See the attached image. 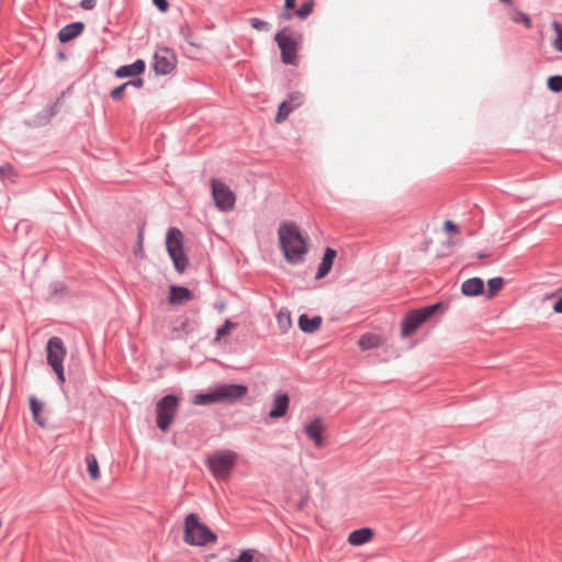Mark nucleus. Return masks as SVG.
Returning a JSON list of instances; mask_svg holds the SVG:
<instances>
[{
  "mask_svg": "<svg viewBox=\"0 0 562 562\" xmlns=\"http://www.w3.org/2000/svg\"><path fill=\"white\" fill-rule=\"evenodd\" d=\"M280 248L290 265H301L308 247L299 226L293 222H284L278 229Z\"/></svg>",
  "mask_w": 562,
  "mask_h": 562,
  "instance_id": "obj_1",
  "label": "nucleus"
},
{
  "mask_svg": "<svg viewBox=\"0 0 562 562\" xmlns=\"http://www.w3.org/2000/svg\"><path fill=\"white\" fill-rule=\"evenodd\" d=\"M183 540L190 546L203 547L216 542L217 537L196 514L192 513L184 519Z\"/></svg>",
  "mask_w": 562,
  "mask_h": 562,
  "instance_id": "obj_2",
  "label": "nucleus"
},
{
  "mask_svg": "<svg viewBox=\"0 0 562 562\" xmlns=\"http://www.w3.org/2000/svg\"><path fill=\"white\" fill-rule=\"evenodd\" d=\"M237 453L232 450H220L210 454L205 464L216 480L227 481L237 462Z\"/></svg>",
  "mask_w": 562,
  "mask_h": 562,
  "instance_id": "obj_3",
  "label": "nucleus"
},
{
  "mask_svg": "<svg viewBox=\"0 0 562 562\" xmlns=\"http://www.w3.org/2000/svg\"><path fill=\"white\" fill-rule=\"evenodd\" d=\"M184 236L179 228L171 227L167 232L166 248L172 259L175 269L183 273L188 267L189 260L183 248Z\"/></svg>",
  "mask_w": 562,
  "mask_h": 562,
  "instance_id": "obj_4",
  "label": "nucleus"
},
{
  "mask_svg": "<svg viewBox=\"0 0 562 562\" xmlns=\"http://www.w3.org/2000/svg\"><path fill=\"white\" fill-rule=\"evenodd\" d=\"M66 353V347L59 337H53L48 340L46 346V360L61 384L65 382L64 359Z\"/></svg>",
  "mask_w": 562,
  "mask_h": 562,
  "instance_id": "obj_5",
  "label": "nucleus"
},
{
  "mask_svg": "<svg viewBox=\"0 0 562 562\" xmlns=\"http://www.w3.org/2000/svg\"><path fill=\"white\" fill-rule=\"evenodd\" d=\"M440 306L441 304L437 303L407 313L402 323V336H411L419 326H422L427 319H429L440 308Z\"/></svg>",
  "mask_w": 562,
  "mask_h": 562,
  "instance_id": "obj_6",
  "label": "nucleus"
},
{
  "mask_svg": "<svg viewBox=\"0 0 562 562\" xmlns=\"http://www.w3.org/2000/svg\"><path fill=\"white\" fill-rule=\"evenodd\" d=\"M212 198L217 210L222 212L232 211L235 207L236 195L229 187L217 178L210 181Z\"/></svg>",
  "mask_w": 562,
  "mask_h": 562,
  "instance_id": "obj_7",
  "label": "nucleus"
},
{
  "mask_svg": "<svg viewBox=\"0 0 562 562\" xmlns=\"http://www.w3.org/2000/svg\"><path fill=\"white\" fill-rule=\"evenodd\" d=\"M281 52V59L286 65H295L297 61L299 40L289 29H283L274 36Z\"/></svg>",
  "mask_w": 562,
  "mask_h": 562,
  "instance_id": "obj_8",
  "label": "nucleus"
},
{
  "mask_svg": "<svg viewBox=\"0 0 562 562\" xmlns=\"http://www.w3.org/2000/svg\"><path fill=\"white\" fill-rule=\"evenodd\" d=\"M179 407V401L175 395L164 396L156 405L157 426L161 431H167L173 422Z\"/></svg>",
  "mask_w": 562,
  "mask_h": 562,
  "instance_id": "obj_9",
  "label": "nucleus"
},
{
  "mask_svg": "<svg viewBox=\"0 0 562 562\" xmlns=\"http://www.w3.org/2000/svg\"><path fill=\"white\" fill-rule=\"evenodd\" d=\"M176 55L168 48H159L154 56V70L157 75L170 74L176 67Z\"/></svg>",
  "mask_w": 562,
  "mask_h": 562,
  "instance_id": "obj_10",
  "label": "nucleus"
},
{
  "mask_svg": "<svg viewBox=\"0 0 562 562\" xmlns=\"http://www.w3.org/2000/svg\"><path fill=\"white\" fill-rule=\"evenodd\" d=\"M217 391L221 403H232L243 398L247 394L248 387L241 384H223L217 386Z\"/></svg>",
  "mask_w": 562,
  "mask_h": 562,
  "instance_id": "obj_11",
  "label": "nucleus"
},
{
  "mask_svg": "<svg viewBox=\"0 0 562 562\" xmlns=\"http://www.w3.org/2000/svg\"><path fill=\"white\" fill-rule=\"evenodd\" d=\"M325 426L319 418L313 419L304 428L305 435L314 442L317 448H322L325 445L324 434Z\"/></svg>",
  "mask_w": 562,
  "mask_h": 562,
  "instance_id": "obj_12",
  "label": "nucleus"
},
{
  "mask_svg": "<svg viewBox=\"0 0 562 562\" xmlns=\"http://www.w3.org/2000/svg\"><path fill=\"white\" fill-rule=\"evenodd\" d=\"M192 299V293L184 286L171 285L169 288L168 302L171 305H180Z\"/></svg>",
  "mask_w": 562,
  "mask_h": 562,
  "instance_id": "obj_13",
  "label": "nucleus"
},
{
  "mask_svg": "<svg viewBox=\"0 0 562 562\" xmlns=\"http://www.w3.org/2000/svg\"><path fill=\"white\" fill-rule=\"evenodd\" d=\"M146 65L143 59H137L131 65L121 66L115 70L117 78L135 77L145 71Z\"/></svg>",
  "mask_w": 562,
  "mask_h": 562,
  "instance_id": "obj_14",
  "label": "nucleus"
},
{
  "mask_svg": "<svg viewBox=\"0 0 562 562\" xmlns=\"http://www.w3.org/2000/svg\"><path fill=\"white\" fill-rule=\"evenodd\" d=\"M289 396L284 393L277 394L273 398L272 409L269 413L271 418L283 417L289 408Z\"/></svg>",
  "mask_w": 562,
  "mask_h": 562,
  "instance_id": "obj_15",
  "label": "nucleus"
},
{
  "mask_svg": "<svg viewBox=\"0 0 562 562\" xmlns=\"http://www.w3.org/2000/svg\"><path fill=\"white\" fill-rule=\"evenodd\" d=\"M336 250L333 248H326L324 256L322 258V262L318 266L317 272H316V279H323L326 277L334 263V260L336 258Z\"/></svg>",
  "mask_w": 562,
  "mask_h": 562,
  "instance_id": "obj_16",
  "label": "nucleus"
},
{
  "mask_svg": "<svg viewBox=\"0 0 562 562\" xmlns=\"http://www.w3.org/2000/svg\"><path fill=\"white\" fill-rule=\"evenodd\" d=\"M461 292L465 296H475L484 292V282L481 278H471L461 285Z\"/></svg>",
  "mask_w": 562,
  "mask_h": 562,
  "instance_id": "obj_17",
  "label": "nucleus"
},
{
  "mask_svg": "<svg viewBox=\"0 0 562 562\" xmlns=\"http://www.w3.org/2000/svg\"><path fill=\"white\" fill-rule=\"evenodd\" d=\"M373 530L371 528H361L353 530L348 536V542L351 546H362L370 542L373 538Z\"/></svg>",
  "mask_w": 562,
  "mask_h": 562,
  "instance_id": "obj_18",
  "label": "nucleus"
},
{
  "mask_svg": "<svg viewBox=\"0 0 562 562\" xmlns=\"http://www.w3.org/2000/svg\"><path fill=\"white\" fill-rule=\"evenodd\" d=\"M83 31V24L80 22H75L64 26L59 33L58 38L61 43L69 42L78 36Z\"/></svg>",
  "mask_w": 562,
  "mask_h": 562,
  "instance_id": "obj_19",
  "label": "nucleus"
},
{
  "mask_svg": "<svg viewBox=\"0 0 562 562\" xmlns=\"http://www.w3.org/2000/svg\"><path fill=\"white\" fill-rule=\"evenodd\" d=\"M384 342V339L382 336L376 334L367 333L362 335L358 341L359 347L361 350H370L373 348L380 347Z\"/></svg>",
  "mask_w": 562,
  "mask_h": 562,
  "instance_id": "obj_20",
  "label": "nucleus"
},
{
  "mask_svg": "<svg viewBox=\"0 0 562 562\" xmlns=\"http://www.w3.org/2000/svg\"><path fill=\"white\" fill-rule=\"evenodd\" d=\"M322 325V317L321 316H314L310 318L306 314H303L299 318V327L304 333H314Z\"/></svg>",
  "mask_w": 562,
  "mask_h": 562,
  "instance_id": "obj_21",
  "label": "nucleus"
},
{
  "mask_svg": "<svg viewBox=\"0 0 562 562\" xmlns=\"http://www.w3.org/2000/svg\"><path fill=\"white\" fill-rule=\"evenodd\" d=\"M192 403L194 405H211L215 403H221L217 387H215L212 392L205 394H196Z\"/></svg>",
  "mask_w": 562,
  "mask_h": 562,
  "instance_id": "obj_22",
  "label": "nucleus"
},
{
  "mask_svg": "<svg viewBox=\"0 0 562 562\" xmlns=\"http://www.w3.org/2000/svg\"><path fill=\"white\" fill-rule=\"evenodd\" d=\"M277 323L282 334L286 333L292 326L291 314L288 310H280L277 314Z\"/></svg>",
  "mask_w": 562,
  "mask_h": 562,
  "instance_id": "obj_23",
  "label": "nucleus"
},
{
  "mask_svg": "<svg viewBox=\"0 0 562 562\" xmlns=\"http://www.w3.org/2000/svg\"><path fill=\"white\" fill-rule=\"evenodd\" d=\"M30 408L33 415V419L41 426L45 427V420L42 418L43 404L40 403L35 397L30 398Z\"/></svg>",
  "mask_w": 562,
  "mask_h": 562,
  "instance_id": "obj_24",
  "label": "nucleus"
},
{
  "mask_svg": "<svg viewBox=\"0 0 562 562\" xmlns=\"http://www.w3.org/2000/svg\"><path fill=\"white\" fill-rule=\"evenodd\" d=\"M504 286V279L496 277L487 281L486 297L493 299Z\"/></svg>",
  "mask_w": 562,
  "mask_h": 562,
  "instance_id": "obj_25",
  "label": "nucleus"
},
{
  "mask_svg": "<svg viewBox=\"0 0 562 562\" xmlns=\"http://www.w3.org/2000/svg\"><path fill=\"white\" fill-rule=\"evenodd\" d=\"M87 470L92 481H97L100 477L99 463L93 454H87L86 457Z\"/></svg>",
  "mask_w": 562,
  "mask_h": 562,
  "instance_id": "obj_26",
  "label": "nucleus"
},
{
  "mask_svg": "<svg viewBox=\"0 0 562 562\" xmlns=\"http://www.w3.org/2000/svg\"><path fill=\"white\" fill-rule=\"evenodd\" d=\"M293 111V106L290 104L289 101H283L278 109V113L276 115V122L282 123L288 119L290 113Z\"/></svg>",
  "mask_w": 562,
  "mask_h": 562,
  "instance_id": "obj_27",
  "label": "nucleus"
},
{
  "mask_svg": "<svg viewBox=\"0 0 562 562\" xmlns=\"http://www.w3.org/2000/svg\"><path fill=\"white\" fill-rule=\"evenodd\" d=\"M552 27L555 32V37L552 40V46L557 52L562 53V24L553 22Z\"/></svg>",
  "mask_w": 562,
  "mask_h": 562,
  "instance_id": "obj_28",
  "label": "nucleus"
},
{
  "mask_svg": "<svg viewBox=\"0 0 562 562\" xmlns=\"http://www.w3.org/2000/svg\"><path fill=\"white\" fill-rule=\"evenodd\" d=\"M190 322L188 319L182 321L179 327H175L172 330L173 338L180 339L191 333Z\"/></svg>",
  "mask_w": 562,
  "mask_h": 562,
  "instance_id": "obj_29",
  "label": "nucleus"
},
{
  "mask_svg": "<svg viewBox=\"0 0 562 562\" xmlns=\"http://www.w3.org/2000/svg\"><path fill=\"white\" fill-rule=\"evenodd\" d=\"M237 324L231 321H226L222 327L216 330V337L214 339L215 342L220 341L224 336L229 335V333L236 328Z\"/></svg>",
  "mask_w": 562,
  "mask_h": 562,
  "instance_id": "obj_30",
  "label": "nucleus"
},
{
  "mask_svg": "<svg viewBox=\"0 0 562 562\" xmlns=\"http://www.w3.org/2000/svg\"><path fill=\"white\" fill-rule=\"evenodd\" d=\"M548 87L554 92L562 91V76H552L548 79Z\"/></svg>",
  "mask_w": 562,
  "mask_h": 562,
  "instance_id": "obj_31",
  "label": "nucleus"
},
{
  "mask_svg": "<svg viewBox=\"0 0 562 562\" xmlns=\"http://www.w3.org/2000/svg\"><path fill=\"white\" fill-rule=\"evenodd\" d=\"M313 8H314L313 1L306 2L296 11V15L300 19L304 20L312 13Z\"/></svg>",
  "mask_w": 562,
  "mask_h": 562,
  "instance_id": "obj_32",
  "label": "nucleus"
},
{
  "mask_svg": "<svg viewBox=\"0 0 562 562\" xmlns=\"http://www.w3.org/2000/svg\"><path fill=\"white\" fill-rule=\"evenodd\" d=\"M249 23L257 31H268L269 30V23L266 21H262L258 18H251L249 20Z\"/></svg>",
  "mask_w": 562,
  "mask_h": 562,
  "instance_id": "obj_33",
  "label": "nucleus"
},
{
  "mask_svg": "<svg viewBox=\"0 0 562 562\" xmlns=\"http://www.w3.org/2000/svg\"><path fill=\"white\" fill-rule=\"evenodd\" d=\"M286 101L290 102L294 110L295 108H299L303 103V95L301 93H292L289 95V99Z\"/></svg>",
  "mask_w": 562,
  "mask_h": 562,
  "instance_id": "obj_34",
  "label": "nucleus"
},
{
  "mask_svg": "<svg viewBox=\"0 0 562 562\" xmlns=\"http://www.w3.org/2000/svg\"><path fill=\"white\" fill-rule=\"evenodd\" d=\"M127 85L126 82L116 87L115 89L112 90L111 92V97L113 100H120L123 95H124V92L125 90L127 89Z\"/></svg>",
  "mask_w": 562,
  "mask_h": 562,
  "instance_id": "obj_35",
  "label": "nucleus"
},
{
  "mask_svg": "<svg viewBox=\"0 0 562 562\" xmlns=\"http://www.w3.org/2000/svg\"><path fill=\"white\" fill-rule=\"evenodd\" d=\"M513 21L516 23H524L527 27L530 26V19L522 12L514 13Z\"/></svg>",
  "mask_w": 562,
  "mask_h": 562,
  "instance_id": "obj_36",
  "label": "nucleus"
},
{
  "mask_svg": "<svg viewBox=\"0 0 562 562\" xmlns=\"http://www.w3.org/2000/svg\"><path fill=\"white\" fill-rule=\"evenodd\" d=\"M252 560H254L252 552L250 550H245L233 562H252Z\"/></svg>",
  "mask_w": 562,
  "mask_h": 562,
  "instance_id": "obj_37",
  "label": "nucleus"
},
{
  "mask_svg": "<svg viewBox=\"0 0 562 562\" xmlns=\"http://www.w3.org/2000/svg\"><path fill=\"white\" fill-rule=\"evenodd\" d=\"M13 175V169L11 165H3L0 167V180H3L7 177Z\"/></svg>",
  "mask_w": 562,
  "mask_h": 562,
  "instance_id": "obj_38",
  "label": "nucleus"
},
{
  "mask_svg": "<svg viewBox=\"0 0 562 562\" xmlns=\"http://www.w3.org/2000/svg\"><path fill=\"white\" fill-rule=\"evenodd\" d=\"M443 229L446 233H459V227L450 220L443 223Z\"/></svg>",
  "mask_w": 562,
  "mask_h": 562,
  "instance_id": "obj_39",
  "label": "nucleus"
},
{
  "mask_svg": "<svg viewBox=\"0 0 562 562\" xmlns=\"http://www.w3.org/2000/svg\"><path fill=\"white\" fill-rule=\"evenodd\" d=\"M153 2L160 12H167L169 9V3L167 0H153Z\"/></svg>",
  "mask_w": 562,
  "mask_h": 562,
  "instance_id": "obj_40",
  "label": "nucleus"
},
{
  "mask_svg": "<svg viewBox=\"0 0 562 562\" xmlns=\"http://www.w3.org/2000/svg\"><path fill=\"white\" fill-rule=\"evenodd\" d=\"M80 7L85 10H91L95 7V0H81Z\"/></svg>",
  "mask_w": 562,
  "mask_h": 562,
  "instance_id": "obj_41",
  "label": "nucleus"
},
{
  "mask_svg": "<svg viewBox=\"0 0 562 562\" xmlns=\"http://www.w3.org/2000/svg\"><path fill=\"white\" fill-rule=\"evenodd\" d=\"M126 85H127V87L140 88V87H143L144 81H143V79L137 78V79L127 81Z\"/></svg>",
  "mask_w": 562,
  "mask_h": 562,
  "instance_id": "obj_42",
  "label": "nucleus"
},
{
  "mask_svg": "<svg viewBox=\"0 0 562 562\" xmlns=\"http://www.w3.org/2000/svg\"><path fill=\"white\" fill-rule=\"evenodd\" d=\"M186 40L192 46H195V47H199V48L202 47V45L200 43H196V42L193 41L189 29H188V31L186 33Z\"/></svg>",
  "mask_w": 562,
  "mask_h": 562,
  "instance_id": "obj_43",
  "label": "nucleus"
},
{
  "mask_svg": "<svg viewBox=\"0 0 562 562\" xmlns=\"http://www.w3.org/2000/svg\"><path fill=\"white\" fill-rule=\"evenodd\" d=\"M553 311L555 313L562 314V296L557 301V303L553 305Z\"/></svg>",
  "mask_w": 562,
  "mask_h": 562,
  "instance_id": "obj_44",
  "label": "nucleus"
},
{
  "mask_svg": "<svg viewBox=\"0 0 562 562\" xmlns=\"http://www.w3.org/2000/svg\"><path fill=\"white\" fill-rule=\"evenodd\" d=\"M296 0H284V8L286 10H292L295 7Z\"/></svg>",
  "mask_w": 562,
  "mask_h": 562,
  "instance_id": "obj_45",
  "label": "nucleus"
},
{
  "mask_svg": "<svg viewBox=\"0 0 562 562\" xmlns=\"http://www.w3.org/2000/svg\"><path fill=\"white\" fill-rule=\"evenodd\" d=\"M52 289H53V293L57 294V292L64 290V286L61 284H59V283H55V284L52 285Z\"/></svg>",
  "mask_w": 562,
  "mask_h": 562,
  "instance_id": "obj_46",
  "label": "nucleus"
},
{
  "mask_svg": "<svg viewBox=\"0 0 562 562\" xmlns=\"http://www.w3.org/2000/svg\"><path fill=\"white\" fill-rule=\"evenodd\" d=\"M283 18H284L285 20H290V19L292 18V13H291V12H289V11H286V12H284V13H283Z\"/></svg>",
  "mask_w": 562,
  "mask_h": 562,
  "instance_id": "obj_47",
  "label": "nucleus"
},
{
  "mask_svg": "<svg viewBox=\"0 0 562 562\" xmlns=\"http://www.w3.org/2000/svg\"><path fill=\"white\" fill-rule=\"evenodd\" d=\"M476 257H477L479 259H482V258L487 257V255H486V254H481V252H480V254H477V255H476Z\"/></svg>",
  "mask_w": 562,
  "mask_h": 562,
  "instance_id": "obj_48",
  "label": "nucleus"
}]
</instances>
